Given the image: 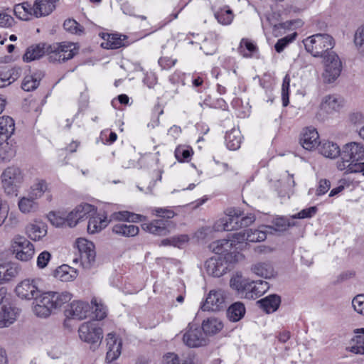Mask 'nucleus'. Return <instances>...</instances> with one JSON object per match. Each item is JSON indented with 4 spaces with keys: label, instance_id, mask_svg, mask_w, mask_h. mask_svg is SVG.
I'll use <instances>...</instances> for the list:
<instances>
[{
    "label": "nucleus",
    "instance_id": "obj_22",
    "mask_svg": "<svg viewBox=\"0 0 364 364\" xmlns=\"http://www.w3.org/2000/svg\"><path fill=\"white\" fill-rule=\"evenodd\" d=\"M59 0H35L33 8V15L36 18L46 16L55 9V4Z\"/></svg>",
    "mask_w": 364,
    "mask_h": 364
},
{
    "label": "nucleus",
    "instance_id": "obj_49",
    "mask_svg": "<svg viewBox=\"0 0 364 364\" xmlns=\"http://www.w3.org/2000/svg\"><path fill=\"white\" fill-rule=\"evenodd\" d=\"M48 219L55 227L66 225L65 215L60 212H50L48 214Z\"/></svg>",
    "mask_w": 364,
    "mask_h": 364
},
{
    "label": "nucleus",
    "instance_id": "obj_2",
    "mask_svg": "<svg viewBox=\"0 0 364 364\" xmlns=\"http://www.w3.org/2000/svg\"><path fill=\"white\" fill-rule=\"evenodd\" d=\"M243 258L240 253H228L225 257L215 256L205 262V267L208 274L220 277L230 269L231 263L240 261Z\"/></svg>",
    "mask_w": 364,
    "mask_h": 364
},
{
    "label": "nucleus",
    "instance_id": "obj_52",
    "mask_svg": "<svg viewBox=\"0 0 364 364\" xmlns=\"http://www.w3.org/2000/svg\"><path fill=\"white\" fill-rule=\"evenodd\" d=\"M296 36V33H294L289 36L279 39L274 46L276 51L277 53L282 52L287 45L295 39Z\"/></svg>",
    "mask_w": 364,
    "mask_h": 364
},
{
    "label": "nucleus",
    "instance_id": "obj_5",
    "mask_svg": "<svg viewBox=\"0 0 364 364\" xmlns=\"http://www.w3.org/2000/svg\"><path fill=\"white\" fill-rule=\"evenodd\" d=\"M78 335L82 341L97 346L103 338V331L95 321H87L79 326Z\"/></svg>",
    "mask_w": 364,
    "mask_h": 364
},
{
    "label": "nucleus",
    "instance_id": "obj_41",
    "mask_svg": "<svg viewBox=\"0 0 364 364\" xmlns=\"http://www.w3.org/2000/svg\"><path fill=\"white\" fill-rule=\"evenodd\" d=\"M257 46L250 40L242 38L238 48V52L245 58L252 57V53L257 51Z\"/></svg>",
    "mask_w": 364,
    "mask_h": 364
},
{
    "label": "nucleus",
    "instance_id": "obj_39",
    "mask_svg": "<svg viewBox=\"0 0 364 364\" xmlns=\"http://www.w3.org/2000/svg\"><path fill=\"white\" fill-rule=\"evenodd\" d=\"M41 77L36 73L32 75H27L24 77L21 87L26 92H31L36 90L40 83Z\"/></svg>",
    "mask_w": 364,
    "mask_h": 364
},
{
    "label": "nucleus",
    "instance_id": "obj_17",
    "mask_svg": "<svg viewBox=\"0 0 364 364\" xmlns=\"http://www.w3.org/2000/svg\"><path fill=\"white\" fill-rule=\"evenodd\" d=\"M15 131L14 120L9 116L0 117V146L2 149L9 148L6 141L11 136Z\"/></svg>",
    "mask_w": 364,
    "mask_h": 364
},
{
    "label": "nucleus",
    "instance_id": "obj_14",
    "mask_svg": "<svg viewBox=\"0 0 364 364\" xmlns=\"http://www.w3.org/2000/svg\"><path fill=\"white\" fill-rule=\"evenodd\" d=\"M171 222L168 220L156 219L149 223H142L141 229L150 234L157 236H164L170 233Z\"/></svg>",
    "mask_w": 364,
    "mask_h": 364
},
{
    "label": "nucleus",
    "instance_id": "obj_31",
    "mask_svg": "<svg viewBox=\"0 0 364 364\" xmlns=\"http://www.w3.org/2000/svg\"><path fill=\"white\" fill-rule=\"evenodd\" d=\"M251 271L256 275L269 279L274 276V271L268 262H257L251 267Z\"/></svg>",
    "mask_w": 364,
    "mask_h": 364
},
{
    "label": "nucleus",
    "instance_id": "obj_4",
    "mask_svg": "<svg viewBox=\"0 0 364 364\" xmlns=\"http://www.w3.org/2000/svg\"><path fill=\"white\" fill-rule=\"evenodd\" d=\"M77 53V49L72 43H55L48 46V56L50 62H65L73 58Z\"/></svg>",
    "mask_w": 364,
    "mask_h": 364
},
{
    "label": "nucleus",
    "instance_id": "obj_23",
    "mask_svg": "<svg viewBox=\"0 0 364 364\" xmlns=\"http://www.w3.org/2000/svg\"><path fill=\"white\" fill-rule=\"evenodd\" d=\"M342 153L345 159L358 161L364 158V146L360 143L350 142L344 146Z\"/></svg>",
    "mask_w": 364,
    "mask_h": 364
},
{
    "label": "nucleus",
    "instance_id": "obj_11",
    "mask_svg": "<svg viewBox=\"0 0 364 364\" xmlns=\"http://www.w3.org/2000/svg\"><path fill=\"white\" fill-rule=\"evenodd\" d=\"M23 176L18 167L9 166L6 168L1 176V183L3 187L8 192L13 191L14 187H16L23 181Z\"/></svg>",
    "mask_w": 364,
    "mask_h": 364
},
{
    "label": "nucleus",
    "instance_id": "obj_33",
    "mask_svg": "<svg viewBox=\"0 0 364 364\" xmlns=\"http://www.w3.org/2000/svg\"><path fill=\"white\" fill-rule=\"evenodd\" d=\"M245 314V307L241 302L232 304L227 311V316L230 321L236 322L240 321Z\"/></svg>",
    "mask_w": 364,
    "mask_h": 364
},
{
    "label": "nucleus",
    "instance_id": "obj_38",
    "mask_svg": "<svg viewBox=\"0 0 364 364\" xmlns=\"http://www.w3.org/2000/svg\"><path fill=\"white\" fill-rule=\"evenodd\" d=\"M213 251L220 256V255L230 253L229 251L232 248V243L228 239H223L217 240L210 245Z\"/></svg>",
    "mask_w": 364,
    "mask_h": 364
},
{
    "label": "nucleus",
    "instance_id": "obj_25",
    "mask_svg": "<svg viewBox=\"0 0 364 364\" xmlns=\"http://www.w3.org/2000/svg\"><path fill=\"white\" fill-rule=\"evenodd\" d=\"M100 36L104 40L101 43V46L106 49H117L125 46L124 41L126 36H123L122 38L121 35L114 33H100Z\"/></svg>",
    "mask_w": 364,
    "mask_h": 364
},
{
    "label": "nucleus",
    "instance_id": "obj_21",
    "mask_svg": "<svg viewBox=\"0 0 364 364\" xmlns=\"http://www.w3.org/2000/svg\"><path fill=\"white\" fill-rule=\"evenodd\" d=\"M21 68L9 65L0 66V87L10 85L21 75Z\"/></svg>",
    "mask_w": 364,
    "mask_h": 364
},
{
    "label": "nucleus",
    "instance_id": "obj_44",
    "mask_svg": "<svg viewBox=\"0 0 364 364\" xmlns=\"http://www.w3.org/2000/svg\"><path fill=\"white\" fill-rule=\"evenodd\" d=\"M215 17L223 25H229L233 20V13L228 6L220 9L215 12Z\"/></svg>",
    "mask_w": 364,
    "mask_h": 364
},
{
    "label": "nucleus",
    "instance_id": "obj_3",
    "mask_svg": "<svg viewBox=\"0 0 364 364\" xmlns=\"http://www.w3.org/2000/svg\"><path fill=\"white\" fill-rule=\"evenodd\" d=\"M306 51L314 57H323L334 46L333 38L328 34L317 33L303 41Z\"/></svg>",
    "mask_w": 364,
    "mask_h": 364
},
{
    "label": "nucleus",
    "instance_id": "obj_24",
    "mask_svg": "<svg viewBox=\"0 0 364 364\" xmlns=\"http://www.w3.org/2000/svg\"><path fill=\"white\" fill-rule=\"evenodd\" d=\"M27 236L32 240L39 241L47 234V225L40 220H35L26 228Z\"/></svg>",
    "mask_w": 364,
    "mask_h": 364
},
{
    "label": "nucleus",
    "instance_id": "obj_51",
    "mask_svg": "<svg viewBox=\"0 0 364 364\" xmlns=\"http://www.w3.org/2000/svg\"><path fill=\"white\" fill-rule=\"evenodd\" d=\"M151 211L153 215L166 219L173 218L176 215L174 211L168 208H154Z\"/></svg>",
    "mask_w": 364,
    "mask_h": 364
},
{
    "label": "nucleus",
    "instance_id": "obj_28",
    "mask_svg": "<svg viewBox=\"0 0 364 364\" xmlns=\"http://www.w3.org/2000/svg\"><path fill=\"white\" fill-rule=\"evenodd\" d=\"M321 109L327 113L338 112L342 107V100L336 95L325 96L321 104Z\"/></svg>",
    "mask_w": 364,
    "mask_h": 364
},
{
    "label": "nucleus",
    "instance_id": "obj_61",
    "mask_svg": "<svg viewBox=\"0 0 364 364\" xmlns=\"http://www.w3.org/2000/svg\"><path fill=\"white\" fill-rule=\"evenodd\" d=\"M331 188V182L327 179H321L316 191V195L318 196H323Z\"/></svg>",
    "mask_w": 364,
    "mask_h": 364
},
{
    "label": "nucleus",
    "instance_id": "obj_15",
    "mask_svg": "<svg viewBox=\"0 0 364 364\" xmlns=\"http://www.w3.org/2000/svg\"><path fill=\"white\" fill-rule=\"evenodd\" d=\"M240 211L231 210L224 218L220 220L215 225L216 230H223L225 231H232L241 228L240 222Z\"/></svg>",
    "mask_w": 364,
    "mask_h": 364
},
{
    "label": "nucleus",
    "instance_id": "obj_34",
    "mask_svg": "<svg viewBox=\"0 0 364 364\" xmlns=\"http://www.w3.org/2000/svg\"><path fill=\"white\" fill-rule=\"evenodd\" d=\"M15 16L21 20L28 21L33 15L32 5L28 2L16 4L14 8Z\"/></svg>",
    "mask_w": 364,
    "mask_h": 364
},
{
    "label": "nucleus",
    "instance_id": "obj_26",
    "mask_svg": "<svg viewBox=\"0 0 364 364\" xmlns=\"http://www.w3.org/2000/svg\"><path fill=\"white\" fill-rule=\"evenodd\" d=\"M48 46L46 43L34 44L29 46L23 56L25 62H31L41 58L44 54L48 55Z\"/></svg>",
    "mask_w": 364,
    "mask_h": 364
},
{
    "label": "nucleus",
    "instance_id": "obj_32",
    "mask_svg": "<svg viewBox=\"0 0 364 364\" xmlns=\"http://www.w3.org/2000/svg\"><path fill=\"white\" fill-rule=\"evenodd\" d=\"M108 225L107 217L99 215L91 217L87 224V232L90 234H95L100 232Z\"/></svg>",
    "mask_w": 364,
    "mask_h": 364
},
{
    "label": "nucleus",
    "instance_id": "obj_20",
    "mask_svg": "<svg viewBox=\"0 0 364 364\" xmlns=\"http://www.w3.org/2000/svg\"><path fill=\"white\" fill-rule=\"evenodd\" d=\"M19 312V309L11 304H4L0 310V328H6L14 323Z\"/></svg>",
    "mask_w": 364,
    "mask_h": 364
},
{
    "label": "nucleus",
    "instance_id": "obj_58",
    "mask_svg": "<svg viewBox=\"0 0 364 364\" xmlns=\"http://www.w3.org/2000/svg\"><path fill=\"white\" fill-rule=\"evenodd\" d=\"M1 270L5 271V275L2 276V279L4 282L9 281L11 278L15 277L18 274V270L16 267L8 265V264H2Z\"/></svg>",
    "mask_w": 364,
    "mask_h": 364
},
{
    "label": "nucleus",
    "instance_id": "obj_42",
    "mask_svg": "<svg viewBox=\"0 0 364 364\" xmlns=\"http://www.w3.org/2000/svg\"><path fill=\"white\" fill-rule=\"evenodd\" d=\"M268 284L266 282L259 280L253 281L251 287V293L247 294V299H256L263 294L268 289Z\"/></svg>",
    "mask_w": 364,
    "mask_h": 364
},
{
    "label": "nucleus",
    "instance_id": "obj_35",
    "mask_svg": "<svg viewBox=\"0 0 364 364\" xmlns=\"http://www.w3.org/2000/svg\"><path fill=\"white\" fill-rule=\"evenodd\" d=\"M319 152L325 157L334 159L341 154V149L336 143L325 141L320 145Z\"/></svg>",
    "mask_w": 364,
    "mask_h": 364
},
{
    "label": "nucleus",
    "instance_id": "obj_37",
    "mask_svg": "<svg viewBox=\"0 0 364 364\" xmlns=\"http://www.w3.org/2000/svg\"><path fill=\"white\" fill-rule=\"evenodd\" d=\"M205 334H215L223 328L222 323L215 318L204 321L201 327Z\"/></svg>",
    "mask_w": 364,
    "mask_h": 364
},
{
    "label": "nucleus",
    "instance_id": "obj_64",
    "mask_svg": "<svg viewBox=\"0 0 364 364\" xmlns=\"http://www.w3.org/2000/svg\"><path fill=\"white\" fill-rule=\"evenodd\" d=\"M177 62L176 59H171L168 57H162L159 60V64L162 69H169L173 67Z\"/></svg>",
    "mask_w": 364,
    "mask_h": 364
},
{
    "label": "nucleus",
    "instance_id": "obj_53",
    "mask_svg": "<svg viewBox=\"0 0 364 364\" xmlns=\"http://www.w3.org/2000/svg\"><path fill=\"white\" fill-rule=\"evenodd\" d=\"M92 305L95 307L94 313L97 320H102L107 316L106 307L97 302L96 299H92L91 301Z\"/></svg>",
    "mask_w": 364,
    "mask_h": 364
},
{
    "label": "nucleus",
    "instance_id": "obj_59",
    "mask_svg": "<svg viewBox=\"0 0 364 364\" xmlns=\"http://www.w3.org/2000/svg\"><path fill=\"white\" fill-rule=\"evenodd\" d=\"M354 42L359 49L364 50V25L357 29L354 37Z\"/></svg>",
    "mask_w": 364,
    "mask_h": 364
},
{
    "label": "nucleus",
    "instance_id": "obj_63",
    "mask_svg": "<svg viewBox=\"0 0 364 364\" xmlns=\"http://www.w3.org/2000/svg\"><path fill=\"white\" fill-rule=\"evenodd\" d=\"M317 208L315 206L310 207L306 209H304L298 213L296 215H294V218H311L316 213Z\"/></svg>",
    "mask_w": 364,
    "mask_h": 364
},
{
    "label": "nucleus",
    "instance_id": "obj_57",
    "mask_svg": "<svg viewBox=\"0 0 364 364\" xmlns=\"http://www.w3.org/2000/svg\"><path fill=\"white\" fill-rule=\"evenodd\" d=\"M352 305L355 311L364 315V294L355 296L352 301Z\"/></svg>",
    "mask_w": 364,
    "mask_h": 364
},
{
    "label": "nucleus",
    "instance_id": "obj_19",
    "mask_svg": "<svg viewBox=\"0 0 364 364\" xmlns=\"http://www.w3.org/2000/svg\"><path fill=\"white\" fill-rule=\"evenodd\" d=\"M319 136L315 128L307 127L303 130L300 144L306 150L311 151L319 144Z\"/></svg>",
    "mask_w": 364,
    "mask_h": 364
},
{
    "label": "nucleus",
    "instance_id": "obj_36",
    "mask_svg": "<svg viewBox=\"0 0 364 364\" xmlns=\"http://www.w3.org/2000/svg\"><path fill=\"white\" fill-rule=\"evenodd\" d=\"M227 146L230 150H236L240 148L242 136L238 130L232 129L225 136Z\"/></svg>",
    "mask_w": 364,
    "mask_h": 364
},
{
    "label": "nucleus",
    "instance_id": "obj_16",
    "mask_svg": "<svg viewBox=\"0 0 364 364\" xmlns=\"http://www.w3.org/2000/svg\"><path fill=\"white\" fill-rule=\"evenodd\" d=\"M93 210L94 206L88 203L77 205L73 210L65 215L66 225L70 228L75 227L79 221Z\"/></svg>",
    "mask_w": 364,
    "mask_h": 364
},
{
    "label": "nucleus",
    "instance_id": "obj_48",
    "mask_svg": "<svg viewBox=\"0 0 364 364\" xmlns=\"http://www.w3.org/2000/svg\"><path fill=\"white\" fill-rule=\"evenodd\" d=\"M63 27L66 31L74 34L82 35L84 33V28L74 19L65 20Z\"/></svg>",
    "mask_w": 364,
    "mask_h": 364
},
{
    "label": "nucleus",
    "instance_id": "obj_55",
    "mask_svg": "<svg viewBox=\"0 0 364 364\" xmlns=\"http://www.w3.org/2000/svg\"><path fill=\"white\" fill-rule=\"evenodd\" d=\"M246 279H247L243 278L240 274H237L230 279V285L232 289L240 293Z\"/></svg>",
    "mask_w": 364,
    "mask_h": 364
},
{
    "label": "nucleus",
    "instance_id": "obj_1",
    "mask_svg": "<svg viewBox=\"0 0 364 364\" xmlns=\"http://www.w3.org/2000/svg\"><path fill=\"white\" fill-rule=\"evenodd\" d=\"M73 298L68 291H47L43 293L33 306L34 314L41 318H47L69 302Z\"/></svg>",
    "mask_w": 364,
    "mask_h": 364
},
{
    "label": "nucleus",
    "instance_id": "obj_13",
    "mask_svg": "<svg viewBox=\"0 0 364 364\" xmlns=\"http://www.w3.org/2000/svg\"><path fill=\"white\" fill-rule=\"evenodd\" d=\"M225 307V291L218 290H211L201 309L203 311H218Z\"/></svg>",
    "mask_w": 364,
    "mask_h": 364
},
{
    "label": "nucleus",
    "instance_id": "obj_12",
    "mask_svg": "<svg viewBox=\"0 0 364 364\" xmlns=\"http://www.w3.org/2000/svg\"><path fill=\"white\" fill-rule=\"evenodd\" d=\"M16 257L21 261H28L34 255L33 245L23 237H16L13 244Z\"/></svg>",
    "mask_w": 364,
    "mask_h": 364
},
{
    "label": "nucleus",
    "instance_id": "obj_43",
    "mask_svg": "<svg viewBox=\"0 0 364 364\" xmlns=\"http://www.w3.org/2000/svg\"><path fill=\"white\" fill-rule=\"evenodd\" d=\"M47 190V183L44 180H39L31 186L29 196L31 198L37 200L41 198Z\"/></svg>",
    "mask_w": 364,
    "mask_h": 364
},
{
    "label": "nucleus",
    "instance_id": "obj_50",
    "mask_svg": "<svg viewBox=\"0 0 364 364\" xmlns=\"http://www.w3.org/2000/svg\"><path fill=\"white\" fill-rule=\"evenodd\" d=\"M289 85H290V77L289 75H287L283 79L282 86V105L284 107H287L289 103Z\"/></svg>",
    "mask_w": 364,
    "mask_h": 364
},
{
    "label": "nucleus",
    "instance_id": "obj_62",
    "mask_svg": "<svg viewBox=\"0 0 364 364\" xmlns=\"http://www.w3.org/2000/svg\"><path fill=\"white\" fill-rule=\"evenodd\" d=\"M14 23V19L11 15L5 12H0V27H11Z\"/></svg>",
    "mask_w": 364,
    "mask_h": 364
},
{
    "label": "nucleus",
    "instance_id": "obj_9",
    "mask_svg": "<svg viewBox=\"0 0 364 364\" xmlns=\"http://www.w3.org/2000/svg\"><path fill=\"white\" fill-rule=\"evenodd\" d=\"M76 245L80 253L81 266L84 269L91 268L96 257L94 244L85 238H78Z\"/></svg>",
    "mask_w": 364,
    "mask_h": 364
},
{
    "label": "nucleus",
    "instance_id": "obj_46",
    "mask_svg": "<svg viewBox=\"0 0 364 364\" xmlns=\"http://www.w3.org/2000/svg\"><path fill=\"white\" fill-rule=\"evenodd\" d=\"M358 333L360 334L355 337L356 344L347 349L355 354H364V328L358 329Z\"/></svg>",
    "mask_w": 364,
    "mask_h": 364
},
{
    "label": "nucleus",
    "instance_id": "obj_18",
    "mask_svg": "<svg viewBox=\"0 0 364 364\" xmlns=\"http://www.w3.org/2000/svg\"><path fill=\"white\" fill-rule=\"evenodd\" d=\"M106 341L107 346L106 360L110 363L116 360L120 355L122 343L116 333L112 332L107 335Z\"/></svg>",
    "mask_w": 364,
    "mask_h": 364
},
{
    "label": "nucleus",
    "instance_id": "obj_6",
    "mask_svg": "<svg viewBox=\"0 0 364 364\" xmlns=\"http://www.w3.org/2000/svg\"><path fill=\"white\" fill-rule=\"evenodd\" d=\"M41 286L42 280L40 278L26 279L16 286L15 291L22 299L37 301L39 299L38 296L42 294Z\"/></svg>",
    "mask_w": 364,
    "mask_h": 364
},
{
    "label": "nucleus",
    "instance_id": "obj_56",
    "mask_svg": "<svg viewBox=\"0 0 364 364\" xmlns=\"http://www.w3.org/2000/svg\"><path fill=\"white\" fill-rule=\"evenodd\" d=\"M171 237L172 246L178 248H183L190 240L189 236L186 234L175 235Z\"/></svg>",
    "mask_w": 364,
    "mask_h": 364
},
{
    "label": "nucleus",
    "instance_id": "obj_40",
    "mask_svg": "<svg viewBox=\"0 0 364 364\" xmlns=\"http://www.w3.org/2000/svg\"><path fill=\"white\" fill-rule=\"evenodd\" d=\"M18 208L23 213L35 212L38 209V204L35 199L30 197H23L18 202Z\"/></svg>",
    "mask_w": 364,
    "mask_h": 364
},
{
    "label": "nucleus",
    "instance_id": "obj_29",
    "mask_svg": "<svg viewBox=\"0 0 364 364\" xmlns=\"http://www.w3.org/2000/svg\"><path fill=\"white\" fill-rule=\"evenodd\" d=\"M77 275L78 272L77 269L66 264L59 267L55 272V277L65 282L73 281L77 278Z\"/></svg>",
    "mask_w": 364,
    "mask_h": 364
},
{
    "label": "nucleus",
    "instance_id": "obj_30",
    "mask_svg": "<svg viewBox=\"0 0 364 364\" xmlns=\"http://www.w3.org/2000/svg\"><path fill=\"white\" fill-rule=\"evenodd\" d=\"M112 232L119 236L134 237L139 234V228L134 225L117 223L112 227Z\"/></svg>",
    "mask_w": 364,
    "mask_h": 364
},
{
    "label": "nucleus",
    "instance_id": "obj_8",
    "mask_svg": "<svg viewBox=\"0 0 364 364\" xmlns=\"http://www.w3.org/2000/svg\"><path fill=\"white\" fill-rule=\"evenodd\" d=\"M93 307L87 302L80 300L72 301L65 311L66 318L64 325L67 326L70 319L83 320L91 313Z\"/></svg>",
    "mask_w": 364,
    "mask_h": 364
},
{
    "label": "nucleus",
    "instance_id": "obj_47",
    "mask_svg": "<svg viewBox=\"0 0 364 364\" xmlns=\"http://www.w3.org/2000/svg\"><path fill=\"white\" fill-rule=\"evenodd\" d=\"M247 241L258 242L264 241L267 238L266 232L259 229H250L247 230Z\"/></svg>",
    "mask_w": 364,
    "mask_h": 364
},
{
    "label": "nucleus",
    "instance_id": "obj_54",
    "mask_svg": "<svg viewBox=\"0 0 364 364\" xmlns=\"http://www.w3.org/2000/svg\"><path fill=\"white\" fill-rule=\"evenodd\" d=\"M247 230L245 232H236L232 235L228 240L232 243V247L237 249V245H242L245 241H247Z\"/></svg>",
    "mask_w": 364,
    "mask_h": 364
},
{
    "label": "nucleus",
    "instance_id": "obj_27",
    "mask_svg": "<svg viewBox=\"0 0 364 364\" xmlns=\"http://www.w3.org/2000/svg\"><path fill=\"white\" fill-rule=\"evenodd\" d=\"M259 307L266 313H273L279 308L281 299L276 294H272L257 301Z\"/></svg>",
    "mask_w": 364,
    "mask_h": 364
},
{
    "label": "nucleus",
    "instance_id": "obj_10",
    "mask_svg": "<svg viewBox=\"0 0 364 364\" xmlns=\"http://www.w3.org/2000/svg\"><path fill=\"white\" fill-rule=\"evenodd\" d=\"M184 344L189 348H198L207 344V339L202 328L189 323L183 336Z\"/></svg>",
    "mask_w": 364,
    "mask_h": 364
},
{
    "label": "nucleus",
    "instance_id": "obj_60",
    "mask_svg": "<svg viewBox=\"0 0 364 364\" xmlns=\"http://www.w3.org/2000/svg\"><path fill=\"white\" fill-rule=\"evenodd\" d=\"M51 259V255L48 251L42 252L37 257V266L40 269L45 268Z\"/></svg>",
    "mask_w": 364,
    "mask_h": 364
},
{
    "label": "nucleus",
    "instance_id": "obj_45",
    "mask_svg": "<svg viewBox=\"0 0 364 364\" xmlns=\"http://www.w3.org/2000/svg\"><path fill=\"white\" fill-rule=\"evenodd\" d=\"M193 154L192 148L184 145L177 146L174 152L175 157L179 162L188 161Z\"/></svg>",
    "mask_w": 364,
    "mask_h": 364
},
{
    "label": "nucleus",
    "instance_id": "obj_7",
    "mask_svg": "<svg viewBox=\"0 0 364 364\" xmlns=\"http://www.w3.org/2000/svg\"><path fill=\"white\" fill-rule=\"evenodd\" d=\"M325 70L322 77L326 83H331L340 75L342 63L338 55L333 50L323 56Z\"/></svg>",
    "mask_w": 364,
    "mask_h": 364
}]
</instances>
